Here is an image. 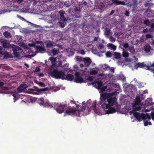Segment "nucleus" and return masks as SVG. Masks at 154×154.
Segmentation results:
<instances>
[{
  "instance_id": "f257e3e1",
  "label": "nucleus",
  "mask_w": 154,
  "mask_h": 154,
  "mask_svg": "<svg viewBox=\"0 0 154 154\" xmlns=\"http://www.w3.org/2000/svg\"><path fill=\"white\" fill-rule=\"evenodd\" d=\"M112 94L110 96L109 94L103 93L101 94L99 103L101 105V108L105 111L106 114H110L115 113L116 109L119 106L117 102V98L112 97Z\"/></svg>"
},
{
  "instance_id": "f03ea898",
  "label": "nucleus",
  "mask_w": 154,
  "mask_h": 154,
  "mask_svg": "<svg viewBox=\"0 0 154 154\" xmlns=\"http://www.w3.org/2000/svg\"><path fill=\"white\" fill-rule=\"evenodd\" d=\"M51 75L52 77L56 79H61L64 80L65 75L64 72L59 70L57 69H54L51 72Z\"/></svg>"
},
{
  "instance_id": "7ed1b4c3",
  "label": "nucleus",
  "mask_w": 154,
  "mask_h": 154,
  "mask_svg": "<svg viewBox=\"0 0 154 154\" xmlns=\"http://www.w3.org/2000/svg\"><path fill=\"white\" fill-rule=\"evenodd\" d=\"M80 111L79 110H77L75 108H72L71 107H68L66 108V110L65 112L64 116L66 115L76 116H80Z\"/></svg>"
},
{
  "instance_id": "20e7f679",
  "label": "nucleus",
  "mask_w": 154,
  "mask_h": 154,
  "mask_svg": "<svg viewBox=\"0 0 154 154\" xmlns=\"http://www.w3.org/2000/svg\"><path fill=\"white\" fill-rule=\"evenodd\" d=\"M53 106L54 109L58 113H61L63 112L64 110L66 109V105L59 103H55Z\"/></svg>"
},
{
  "instance_id": "39448f33",
  "label": "nucleus",
  "mask_w": 154,
  "mask_h": 154,
  "mask_svg": "<svg viewBox=\"0 0 154 154\" xmlns=\"http://www.w3.org/2000/svg\"><path fill=\"white\" fill-rule=\"evenodd\" d=\"M131 112L133 113L134 116L139 122L141 121L142 120H143V119H145V114L144 113L135 112L134 110H132Z\"/></svg>"
},
{
  "instance_id": "423d86ee",
  "label": "nucleus",
  "mask_w": 154,
  "mask_h": 154,
  "mask_svg": "<svg viewBox=\"0 0 154 154\" xmlns=\"http://www.w3.org/2000/svg\"><path fill=\"white\" fill-rule=\"evenodd\" d=\"M135 68L137 69L138 68H141L145 69L147 70H151L152 72V70L153 69V68H151V65L150 66H146L144 63H142L139 62L137 63L134 66Z\"/></svg>"
},
{
  "instance_id": "0eeeda50",
  "label": "nucleus",
  "mask_w": 154,
  "mask_h": 154,
  "mask_svg": "<svg viewBox=\"0 0 154 154\" xmlns=\"http://www.w3.org/2000/svg\"><path fill=\"white\" fill-rule=\"evenodd\" d=\"M37 102L40 105H42L45 107H53V106L49 102H45L44 101V99L43 98L38 99L37 100Z\"/></svg>"
},
{
  "instance_id": "6e6552de",
  "label": "nucleus",
  "mask_w": 154,
  "mask_h": 154,
  "mask_svg": "<svg viewBox=\"0 0 154 154\" xmlns=\"http://www.w3.org/2000/svg\"><path fill=\"white\" fill-rule=\"evenodd\" d=\"M21 50V48L18 46L14 45L12 50L14 54L16 57H20L19 52L18 51Z\"/></svg>"
},
{
  "instance_id": "1a4fd4ad",
  "label": "nucleus",
  "mask_w": 154,
  "mask_h": 154,
  "mask_svg": "<svg viewBox=\"0 0 154 154\" xmlns=\"http://www.w3.org/2000/svg\"><path fill=\"white\" fill-rule=\"evenodd\" d=\"M35 49H36V52L37 53H43L45 51V48L42 46H37Z\"/></svg>"
},
{
  "instance_id": "9d476101",
  "label": "nucleus",
  "mask_w": 154,
  "mask_h": 154,
  "mask_svg": "<svg viewBox=\"0 0 154 154\" xmlns=\"http://www.w3.org/2000/svg\"><path fill=\"white\" fill-rule=\"evenodd\" d=\"M83 62L85 64V66L86 67L89 66L91 63V60L89 57L84 58L83 59Z\"/></svg>"
},
{
  "instance_id": "9b49d317",
  "label": "nucleus",
  "mask_w": 154,
  "mask_h": 154,
  "mask_svg": "<svg viewBox=\"0 0 154 154\" xmlns=\"http://www.w3.org/2000/svg\"><path fill=\"white\" fill-rule=\"evenodd\" d=\"M28 86L26 84H21L17 88V91L20 92H22V91L27 88Z\"/></svg>"
},
{
  "instance_id": "f8f14e48",
  "label": "nucleus",
  "mask_w": 154,
  "mask_h": 154,
  "mask_svg": "<svg viewBox=\"0 0 154 154\" xmlns=\"http://www.w3.org/2000/svg\"><path fill=\"white\" fill-rule=\"evenodd\" d=\"M1 42L2 43L3 46L4 48H8L9 46V43L5 39L1 40Z\"/></svg>"
},
{
  "instance_id": "ddd939ff",
  "label": "nucleus",
  "mask_w": 154,
  "mask_h": 154,
  "mask_svg": "<svg viewBox=\"0 0 154 154\" xmlns=\"http://www.w3.org/2000/svg\"><path fill=\"white\" fill-rule=\"evenodd\" d=\"M112 4H115L116 5H125V3L123 1H120L118 0H112Z\"/></svg>"
},
{
  "instance_id": "4468645a",
  "label": "nucleus",
  "mask_w": 154,
  "mask_h": 154,
  "mask_svg": "<svg viewBox=\"0 0 154 154\" xmlns=\"http://www.w3.org/2000/svg\"><path fill=\"white\" fill-rule=\"evenodd\" d=\"M74 79L73 75L71 74H68L66 76H65V79H64L69 81H72Z\"/></svg>"
},
{
  "instance_id": "2eb2a0df",
  "label": "nucleus",
  "mask_w": 154,
  "mask_h": 154,
  "mask_svg": "<svg viewBox=\"0 0 154 154\" xmlns=\"http://www.w3.org/2000/svg\"><path fill=\"white\" fill-rule=\"evenodd\" d=\"M97 102L96 101H93V104L91 106V107L90 109H92L95 113H97L98 112V110L96 108Z\"/></svg>"
},
{
  "instance_id": "dca6fc26",
  "label": "nucleus",
  "mask_w": 154,
  "mask_h": 154,
  "mask_svg": "<svg viewBox=\"0 0 154 154\" xmlns=\"http://www.w3.org/2000/svg\"><path fill=\"white\" fill-rule=\"evenodd\" d=\"M3 34L5 38H10L11 37V35L10 33L8 31H6L4 32Z\"/></svg>"
},
{
  "instance_id": "f3484780",
  "label": "nucleus",
  "mask_w": 154,
  "mask_h": 154,
  "mask_svg": "<svg viewBox=\"0 0 154 154\" xmlns=\"http://www.w3.org/2000/svg\"><path fill=\"white\" fill-rule=\"evenodd\" d=\"M151 47L148 44L146 45L144 47V50L146 52L149 53L150 51Z\"/></svg>"
},
{
  "instance_id": "a211bd4d",
  "label": "nucleus",
  "mask_w": 154,
  "mask_h": 154,
  "mask_svg": "<svg viewBox=\"0 0 154 154\" xmlns=\"http://www.w3.org/2000/svg\"><path fill=\"white\" fill-rule=\"evenodd\" d=\"M84 80L81 77L75 78V82L78 83L83 82Z\"/></svg>"
},
{
  "instance_id": "6ab92c4d",
  "label": "nucleus",
  "mask_w": 154,
  "mask_h": 154,
  "mask_svg": "<svg viewBox=\"0 0 154 154\" xmlns=\"http://www.w3.org/2000/svg\"><path fill=\"white\" fill-rule=\"evenodd\" d=\"M141 102V100L140 97H137L136 100L134 104L133 105H139Z\"/></svg>"
},
{
  "instance_id": "aec40b11",
  "label": "nucleus",
  "mask_w": 154,
  "mask_h": 154,
  "mask_svg": "<svg viewBox=\"0 0 154 154\" xmlns=\"http://www.w3.org/2000/svg\"><path fill=\"white\" fill-rule=\"evenodd\" d=\"M59 14L60 15V18L63 21H65L66 18L64 15V13L62 11H60Z\"/></svg>"
},
{
  "instance_id": "412c9836",
  "label": "nucleus",
  "mask_w": 154,
  "mask_h": 154,
  "mask_svg": "<svg viewBox=\"0 0 154 154\" xmlns=\"http://www.w3.org/2000/svg\"><path fill=\"white\" fill-rule=\"evenodd\" d=\"M73 34L74 35H78L80 34L81 32H80L79 29H74L72 31Z\"/></svg>"
},
{
  "instance_id": "4be33fe9",
  "label": "nucleus",
  "mask_w": 154,
  "mask_h": 154,
  "mask_svg": "<svg viewBox=\"0 0 154 154\" xmlns=\"http://www.w3.org/2000/svg\"><path fill=\"white\" fill-rule=\"evenodd\" d=\"M53 45V42L50 40H48L46 42V47L48 48L52 47Z\"/></svg>"
},
{
  "instance_id": "5701e85b",
  "label": "nucleus",
  "mask_w": 154,
  "mask_h": 154,
  "mask_svg": "<svg viewBox=\"0 0 154 154\" xmlns=\"http://www.w3.org/2000/svg\"><path fill=\"white\" fill-rule=\"evenodd\" d=\"M133 108L134 111H138L141 109V107L137 105H133Z\"/></svg>"
},
{
  "instance_id": "b1692460",
  "label": "nucleus",
  "mask_w": 154,
  "mask_h": 154,
  "mask_svg": "<svg viewBox=\"0 0 154 154\" xmlns=\"http://www.w3.org/2000/svg\"><path fill=\"white\" fill-rule=\"evenodd\" d=\"M51 52L53 54V55H55L57 54L59 52V50L56 49L55 48H54L51 51Z\"/></svg>"
},
{
  "instance_id": "393cba45",
  "label": "nucleus",
  "mask_w": 154,
  "mask_h": 154,
  "mask_svg": "<svg viewBox=\"0 0 154 154\" xmlns=\"http://www.w3.org/2000/svg\"><path fill=\"white\" fill-rule=\"evenodd\" d=\"M96 83L97 85V88L99 90L103 85V82L101 81H98Z\"/></svg>"
},
{
  "instance_id": "a878e982",
  "label": "nucleus",
  "mask_w": 154,
  "mask_h": 154,
  "mask_svg": "<svg viewBox=\"0 0 154 154\" xmlns=\"http://www.w3.org/2000/svg\"><path fill=\"white\" fill-rule=\"evenodd\" d=\"M14 97V102H15L16 100L18 99L19 98V96L17 93H15L13 94L12 95Z\"/></svg>"
},
{
  "instance_id": "bb28decb",
  "label": "nucleus",
  "mask_w": 154,
  "mask_h": 154,
  "mask_svg": "<svg viewBox=\"0 0 154 154\" xmlns=\"http://www.w3.org/2000/svg\"><path fill=\"white\" fill-rule=\"evenodd\" d=\"M121 54L120 53L115 52L114 54V57L116 59H119L120 58Z\"/></svg>"
},
{
  "instance_id": "cd10ccee",
  "label": "nucleus",
  "mask_w": 154,
  "mask_h": 154,
  "mask_svg": "<svg viewBox=\"0 0 154 154\" xmlns=\"http://www.w3.org/2000/svg\"><path fill=\"white\" fill-rule=\"evenodd\" d=\"M122 56L125 58L128 57L129 56V53L127 51L124 50L123 52Z\"/></svg>"
},
{
  "instance_id": "c85d7f7f",
  "label": "nucleus",
  "mask_w": 154,
  "mask_h": 154,
  "mask_svg": "<svg viewBox=\"0 0 154 154\" xmlns=\"http://www.w3.org/2000/svg\"><path fill=\"white\" fill-rule=\"evenodd\" d=\"M109 46L114 51L116 49V46L112 44H109Z\"/></svg>"
},
{
  "instance_id": "c756f323",
  "label": "nucleus",
  "mask_w": 154,
  "mask_h": 154,
  "mask_svg": "<svg viewBox=\"0 0 154 154\" xmlns=\"http://www.w3.org/2000/svg\"><path fill=\"white\" fill-rule=\"evenodd\" d=\"M105 70H110L112 72H114V69L113 68H110L109 66L108 65H106V67L105 68Z\"/></svg>"
},
{
  "instance_id": "7c9ffc66",
  "label": "nucleus",
  "mask_w": 154,
  "mask_h": 154,
  "mask_svg": "<svg viewBox=\"0 0 154 154\" xmlns=\"http://www.w3.org/2000/svg\"><path fill=\"white\" fill-rule=\"evenodd\" d=\"M70 2L68 1H66L64 3V5L66 7H69L71 5Z\"/></svg>"
},
{
  "instance_id": "2f4dec72",
  "label": "nucleus",
  "mask_w": 154,
  "mask_h": 154,
  "mask_svg": "<svg viewBox=\"0 0 154 154\" xmlns=\"http://www.w3.org/2000/svg\"><path fill=\"white\" fill-rule=\"evenodd\" d=\"M97 73V70H94L91 71L90 72V75H95Z\"/></svg>"
},
{
  "instance_id": "473e14b6",
  "label": "nucleus",
  "mask_w": 154,
  "mask_h": 154,
  "mask_svg": "<svg viewBox=\"0 0 154 154\" xmlns=\"http://www.w3.org/2000/svg\"><path fill=\"white\" fill-rule=\"evenodd\" d=\"M36 83L39 86L42 87H45L46 86L45 84L42 82H38Z\"/></svg>"
},
{
  "instance_id": "72a5a7b5",
  "label": "nucleus",
  "mask_w": 154,
  "mask_h": 154,
  "mask_svg": "<svg viewBox=\"0 0 154 154\" xmlns=\"http://www.w3.org/2000/svg\"><path fill=\"white\" fill-rule=\"evenodd\" d=\"M106 56L107 57H112V53L110 51H107L106 54Z\"/></svg>"
},
{
  "instance_id": "f704fd0d",
  "label": "nucleus",
  "mask_w": 154,
  "mask_h": 154,
  "mask_svg": "<svg viewBox=\"0 0 154 154\" xmlns=\"http://www.w3.org/2000/svg\"><path fill=\"white\" fill-rule=\"evenodd\" d=\"M49 60H50V61L51 63H54L56 62V58H54L53 57H51L49 58Z\"/></svg>"
},
{
  "instance_id": "c9c22d12",
  "label": "nucleus",
  "mask_w": 154,
  "mask_h": 154,
  "mask_svg": "<svg viewBox=\"0 0 154 154\" xmlns=\"http://www.w3.org/2000/svg\"><path fill=\"white\" fill-rule=\"evenodd\" d=\"M144 23L146 26H149L150 24V22L148 19L145 20L144 21Z\"/></svg>"
},
{
  "instance_id": "e433bc0d",
  "label": "nucleus",
  "mask_w": 154,
  "mask_h": 154,
  "mask_svg": "<svg viewBox=\"0 0 154 154\" xmlns=\"http://www.w3.org/2000/svg\"><path fill=\"white\" fill-rule=\"evenodd\" d=\"M146 119H150L151 118L150 116L148 114V113H146V114H145V119H143V120H146Z\"/></svg>"
},
{
  "instance_id": "4c0bfd02",
  "label": "nucleus",
  "mask_w": 154,
  "mask_h": 154,
  "mask_svg": "<svg viewBox=\"0 0 154 154\" xmlns=\"http://www.w3.org/2000/svg\"><path fill=\"white\" fill-rule=\"evenodd\" d=\"M107 88V86H102L101 88L99 90H100L102 92H103Z\"/></svg>"
},
{
  "instance_id": "58836bf2",
  "label": "nucleus",
  "mask_w": 154,
  "mask_h": 154,
  "mask_svg": "<svg viewBox=\"0 0 154 154\" xmlns=\"http://www.w3.org/2000/svg\"><path fill=\"white\" fill-rule=\"evenodd\" d=\"M110 30L109 29L106 28L105 29V33L107 35H109L110 32Z\"/></svg>"
},
{
  "instance_id": "ea45409f",
  "label": "nucleus",
  "mask_w": 154,
  "mask_h": 154,
  "mask_svg": "<svg viewBox=\"0 0 154 154\" xmlns=\"http://www.w3.org/2000/svg\"><path fill=\"white\" fill-rule=\"evenodd\" d=\"M48 89V88L47 87H46L45 88L39 89V92L45 91L47 90Z\"/></svg>"
},
{
  "instance_id": "a19ab883",
  "label": "nucleus",
  "mask_w": 154,
  "mask_h": 154,
  "mask_svg": "<svg viewBox=\"0 0 154 154\" xmlns=\"http://www.w3.org/2000/svg\"><path fill=\"white\" fill-rule=\"evenodd\" d=\"M5 57L6 58H10L11 57V55L10 54L8 53H5L4 54Z\"/></svg>"
},
{
  "instance_id": "79ce46f5",
  "label": "nucleus",
  "mask_w": 154,
  "mask_h": 154,
  "mask_svg": "<svg viewBox=\"0 0 154 154\" xmlns=\"http://www.w3.org/2000/svg\"><path fill=\"white\" fill-rule=\"evenodd\" d=\"M123 46L125 48H127L129 47V45L128 43H124L123 45Z\"/></svg>"
},
{
  "instance_id": "37998d69",
  "label": "nucleus",
  "mask_w": 154,
  "mask_h": 154,
  "mask_svg": "<svg viewBox=\"0 0 154 154\" xmlns=\"http://www.w3.org/2000/svg\"><path fill=\"white\" fill-rule=\"evenodd\" d=\"M80 73L79 72H76L75 73V78H77L80 77Z\"/></svg>"
},
{
  "instance_id": "c03bdc74",
  "label": "nucleus",
  "mask_w": 154,
  "mask_h": 154,
  "mask_svg": "<svg viewBox=\"0 0 154 154\" xmlns=\"http://www.w3.org/2000/svg\"><path fill=\"white\" fill-rule=\"evenodd\" d=\"M130 51L132 53H134L135 52V50L134 49V48L131 47L129 49Z\"/></svg>"
},
{
  "instance_id": "a18cd8bd",
  "label": "nucleus",
  "mask_w": 154,
  "mask_h": 154,
  "mask_svg": "<svg viewBox=\"0 0 154 154\" xmlns=\"http://www.w3.org/2000/svg\"><path fill=\"white\" fill-rule=\"evenodd\" d=\"M81 109H80V111H81L82 112H84L86 109V107L85 106H83L81 107Z\"/></svg>"
},
{
  "instance_id": "49530a36",
  "label": "nucleus",
  "mask_w": 154,
  "mask_h": 154,
  "mask_svg": "<svg viewBox=\"0 0 154 154\" xmlns=\"http://www.w3.org/2000/svg\"><path fill=\"white\" fill-rule=\"evenodd\" d=\"M72 43L75 45H76L77 44V40L74 39V38L72 39Z\"/></svg>"
},
{
  "instance_id": "de8ad7c7",
  "label": "nucleus",
  "mask_w": 154,
  "mask_h": 154,
  "mask_svg": "<svg viewBox=\"0 0 154 154\" xmlns=\"http://www.w3.org/2000/svg\"><path fill=\"white\" fill-rule=\"evenodd\" d=\"M119 78L120 79H121L123 81L125 79V77L122 75H120L119 76Z\"/></svg>"
},
{
  "instance_id": "09e8293b",
  "label": "nucleus",
  "mask_w": 154,
  "mask_h": 154,
  "mask_svg": "<svg viewBox=\"0 0 154 154\" xmlns=\"http://www.w3.org/2000/svg\"><path fill=\"white\" fill-rule=\"evenodd\" d=\"M88 79L91 82L93 80V78L92 76H89L88 77Z\"/></svg>"
},
{
  "instance_id": "8fccbe9b",
  "label": "nucleus",
  "mask_w": 154,
  "mask_h": 154,
  "mask_svg": "<svg viewBox=\"0 0 154 154\" xmlns=\"http://www.w3.org/2000/svg\"><path fill=\"white\" fill-rule=\"evenodd\" d=\"M110 40L112 42H114L116 41V39L112 37H111L110 38Z\"/></svg>"
},
{
  "instance_id": "3c124183",
  "label": "nucleus",
  "mask_w": 154,
  "mask_h": 154,
  "mask_svg": "<svg viewBox=\"0 0 154 154\" xmlns=\"http://www.w3.org/2000/svg\"><path fill=\"white\" fill-rule=\"evenodd\" d=\"M98 47L100 49H102L104 48V46L102 44H100Z\"/></svg>"
},
{
  "instance_id": "603ef678",
  "label": "nucleus",
  "mask_w": 154,
  "mask_h": 154,
  "mask_svg": "<svg viewBox=\"0 0 154 154\" xmlns=\"http://www.w3.org/2000/svg\"><path fill=\"white\" fill-rule=\"evenodd\" d=\"M146 37L147 38H150L152 37V35L150 34H148L146 35Z\"/></svg>"
},
{
  "instance_id": "864d4df0",
  "label": "nucleus",
  "mask_w": 154,
  "mask_h": 154,
  "mask_svg": "<svg viewBox=\"0 0 154 154\" xmlns=\"http://www.w3.org/2000/svg\"><path fill=\"white\" fill-rule=\"evenodd\" d=\"M130 14V12L127 10H126L125 12V14L127 16H129V14Z\"/></svg>"
},
{
  "instance_id": "5fc2aeb1",
  "label": "nucleus",
  "mask_w": 154,
  "mask_h": 154,
  "mask_svg": "<svg viewBox=\"0 0 154 154\" xmlns=\"http://www.w3.org/2000/svg\"><path fill=\"white\" fill-rule=\"evenodd\" d=\"M80 52L82 55H84L85 53V52L83 50H80Z\"/></svg>"
},
{
  "instance_id": "6e6d98bb",
  "label": "nucleus",
  "mask_w": 154,
  "mask_h": 154,
  "mask_svg": "<svg viewBox=\"0 0 154 154\" xmlns=\"http://www.w3.org/2000/svg\"><path fill=\"white\" fill-rule=\"evenodd\" d=\"M151 116L152 120H154V112H151Z\"/></svg>"
},
{
  "instance_id": "4d7b16f0",
  "label": "nucleus",
  "mask_w": 154,
  "mask_h": 154,
  "mask_svg": "<svg viewBox=\"0 0 154 154\" xmlns=\"http://www.w3.org/2000/svg\"><path fill=\"white\" fill-rule=\"evenodd\" d=\"M133 5L134 6H135L137 5V1L136 0H134L133 1Z\"/></svg>"
},
{
  "instance_id": "13d9d810",
  "label": "nucleus",
  "mask_w": 154,
  "mask_h": 154,
  "mask_svg": "<svg viewBox=\"0 0 154 154\" xmlns=\"http://www.w3.org/2000/svg\"><path fill=\"white\" fill-rule=\"evenodd\" d=\"M144 126H146L148 125V122L147 121H145L144 122Z\"/></svg>"
},
{
  "instance_id": "bf43d9fd",
  "label": "nucleus",
  "mask_w": 154,
  "mask_h": 154,
  "mask_svg": "<svg viewBox=\"0 0 154 154\" xmlns=\"http://www.w3.org/2000/svg\"><path fill=\"white\" fill-rule=\"evenodd\" d=\"M40 70V69L39 67H37L35 70V72H38Z\"/></svg>"
},
{
  "instance_id": "052dcab7",
  "label": "nucleus",
  "mask_w": 154,
  "mask_h": 154,
  "mask_svg": "<svg viewBox=\"0 0 154 154\" xmlns=\"http://www.w3.org/2000/svg\"><path fill=\"white\" fill-rule=\"evenodd\" d=\"M38 99V98H34L32 99H31V100L32 102V101H35L36 100L37 101V100Z\"/></svg>"
},
{
  "instance_id": "680f3d73",
  "label": "nucleus",
  "mask_w": 154,
  "mask_h": 154,
  "mask_svg": "<svg viewBox=\"0 0 154 154\" xmlns=\"http://www.w3.org/2000/svg\"><path fill=\"white\" fill-rule=\"evenodd\" d=\"M34 88L35 89V91H38V92H39V89L38 87L35 86L34 87Z\"/></svg>"
},
{
  "instance_id": "e2e57ef3",
  "label": "nucleus",
  "mask_w": 154,
  "mask_h": 154,
  "mask_svg": "<svg viewBox=\"0 0 154 154\" xmlns=\"http://www.w3.org/2000/svg\"><path fill=\"white\" fill-rule=\"evenodd\" d=\"M38 75L40 77H43L44 76V74L42 73L38 74Z\"/></svg>"
},
{
  "instance_id": "0e129e2a",
  "label": "nucleus",
  "mask_w": 154,
  "mask_h": 154,
  "mask_svg": "<svg viewBox=\"0 0 154 154\" xmlns=\"http://www.w3.org/2000/svg\"><path fill=\"white\" fill-rule=\"evenodd\" d=\"M150 103V102H149L148 99L146 101V104H147L148 105H149Z\"/></svg>"
},
{
  "instance_id": "69168bd1",
  "label": "nucleus",
  "mask_w": 154,
  "mask_h": 154,
  "mask_svg": "<svg viewBox=\"0 0 154 154\" xmlns=\"http://www.w3.org/2000/svg\"><path fill=\"white\" fill-rule=\"evenodd\" d=\"M117 88H118V89L116 90L117 91H118V92L121 91V90L120 89V88L119 86Z\"/></svg>"
},
{
  "instance_id": "338daca9",
  "label": "nucleus",
  "mask_w": 154,
  "mask_h": 154,
  "mask_svg": "<svg viewBox=\"0 0 154 154\" xmlns=\"http://www.w3.org/2000/svg\"><path fill=\"white\" fill-rule=\"evenodd\" d=\"M148 32V29L147 28L144 29L143 30V32L144 33L147 32Z\"/></svg>"
},
{
  "instance_id": "774afa93",
  "label": "nucleus",
  "mask_w": 154,
  "mask_h": 154,
  "mask_svg": "<svg viewBox=\"0 0 154 154\" xmlns=\"http://www.w3.org/2000/svg\"><path fill=\"white\" fill-rule=\"evenodd\" d=\"M4 83L3 82H0V87L4 85Z\"/></svg>"
}]
</instances>
